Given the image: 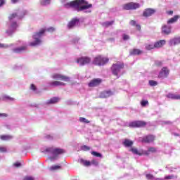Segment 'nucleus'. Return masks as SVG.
<instances>
[{
  "mask_svg": "<svg viewBox=\"0 0 180 180\" xmlns=\"http://www.w3.org/2000/svg\"><path fill=\"white\" fill-rule=\"evenodd\" d=\"M25 15H27V11L23 9L17 10L13 14H11L9 17V22H8V29L6 30L7 34L11 36L16 32V29H18V20H20V19H23Z\"/></svg>",
  "mask_w": 180,
  "mask_h": 180,
  "instance_id": "1",
  "label": "nucleus"
},
{
  "mask_svg": "<svg viewBox=\"0 0 180 180\" xmlns=\"http://www.w3.org/2000/svg\"><path fill=\"white\" fill-rule=\"evenodd\" d=\"M65 8H73L77 12H84L92 8V4H88L85 0H75L65 4Z\"/></svg>",
  "mask_w": 180,
  "mask_h": 180,
  "instance_id": "2",
  "label": "nucleus"
},
{
  "mask_svg": "<svg viewBox=\"0 0 180 180\" xmlns=\"http://www.w3.org/2000/svg\"><path fill=\"white\" fill-rule=\"evenodd\" d=\"M46 32H49L50 33H53V32H56V28L53 27H50L46 29H42L39 32L35 33L33 35L34 41L30 43V46H39V44H41V37Z\"/></svg>",
  "mask_w": 180,
  "mask_h": 180,
  "instance_id": "3",
  "label": "nucleus"
},
{
  "mask_svg": "<svg viewBox=\"0 0 180 180\" xmlns=\"http://www.w3.org/2000/svg\"><path fill=\"white\" fill-rule=\"evenodd\" d=\"M42 153L48 154L51 161H56V160H58V157L60 154H64V150L58 148L49 147L46 148Z\"/></svg>",
  "mask_w": 180,
  "mask_h": 180,
  "instance_id": "4",
  "label": "nucleus"
},
{
  "mask_svg": "<svg viewBox=\"0 0 180 180\" xmlns=\"http://www.w3.org/2000/svg\"><path fill=\"white\" fill-rule=\"evenodd\" d=\"M109 61V58L103 57L102 56H98L94 58L93 60V64L94 65H98L99 67L105 65Z\"/></svg>",
  "mask_w": 180,
  "mask_h": 180,
  "instance_id": "5",
  "label": "nucleus"
},
{
  "mask_svg": "<svg viewBox=\"0 0 180 180\" xmlns=\"http://www.w3.org/2000/svg\"><path fill=\"white\" fill-rule=\"evenodd\" d=\"M123 67H124L123 63L113 64L111 68L112 74L117 77L122 75V70H123Z\"/></svg>",
  "mask_w": 180,
  "mask_h": 180,
  "instance_id": "6",
  "label": "nucleus"
},
{
  "mask_svg": "<svg viewBox=\"0 0 180 180\" xmlns=\"http://www.w3.org/2000/svg\"><path fill=\"white\" fill-rule=\"evenodd\" d=\"M140 4L139 3H129L123 6V9L125 11H132L134 9H139Z\"/></svg>",
  "mask_w": 180,
  "mask_h": 180,
  "instance_id": "7",
  "label": "nucleus"
},
{
  "mask_svg": "<svg viewBox=\"0 0 180 180\" xmlns=\"http://www.w3.org/2000/svg\"><path fill=\"white\" fill-rule=\"evenodd\" d=\"M53 79H56L58 81H65V82H70V77L63 75L61 74L56 73L52 75Z\"/></svg>",
  "mask_w": 180,
  "mask_h": 180,
  "instance_id": "8",
  "label": "nucleus"
},
{
  "mask_svg": "<svg viewBox=\"0 0 180 180\" xmlns=\"http://www.w3.org/2000/svg\"><path fill=\"white\" fill-rule=\"evenodd\" d=\"M169 75V69L167 67H163L159 72V78H167Z\"/></svg>",
  "mask_w": 180,
  "mask_h": 180,
  "instance_id": "9",
  "label": "nucleus"
},
{
  "mask_svg": "<svg viewBox=\"0 0 180 180\" xmlns=\"http://www.w3.org/2000/svg\"><path fill=\"white\" fill-rule=\"evenodd\" d=\"M91 63V58L82 57L77 59V64L80 65H86Z\"/></svg>",
  "mask_w": 180,
  "mask_h": 180,
  "instance_id": "10",
  "label": "nucleus"
},
{
  "mask_svg": "<svg viewBox=\"0 0 180 180\" xmlns=\"http://www.w3.org/2000/svg\"><path fill=\"white\" fill-rule=\"evenodd\" d=\"M129 127H144L146 122L144 121H134L129 124Z\"/></svg>",
  "mask_w": 180,
  "mask_h": 180,
  "instance_id": "11",
  "label": "nucleus"
},
{
  "mask_svg": "<svg viewBox=\"0 0 180 180\" xmlns=\"http://www.w3.org/2000/svg\"><path fill=\"white\" fill-rule=\"evenodd\" d=\"M79 23V20L78 18H73L68 25V29H74L76 27L77 25Z\"/></svg>",
  "mask_w": 180,
  "mask_h": 180,
  "instance_id": "12",
  "label": "nucleus"
},
{
  "mask_svg": "<svg viewBox=\"0 0 180 180\" xmlns=\"http://www.w3.org/2000/svg\"><path fill=\"white\" fill-rule=\"evenodd\" d=\"M101 82L102 80L101 79H94L88 84V86L90 88H94V86H98V85H99Z\"/></svg>",
  "mask_w": 180,
  "mask_h": 180,
  "instance_id": "13",
  "label": "nucleus"
},
{
  "mask_svg": "<svg viewBox=\"0 0 180 180\" xmlns=\"http://www.w3.org/2000/svg\"><path fill=\"white\" fill-rule=\"evenodd\" d=\"M155 139V136L153 135H148L142 138V143H153V141Z\"/></svg>",
  "mask_w": 180,
  "mask_h": 180,
  "instance_id": "14",
  "label": "nucleus"
},
{
  "mask_svg": "<svg viewBox=\"0 0 180 180\" xmlns=\"http://www.w3.org/2000/svg\"><path fill=\"white\" fill-rule=\"evenodd\" d=\"M154 13H155V10L153 8H147L143 11V16L148 18V16H151V15H154Z\"/></svg>",
  "mask_w": 180,
  "mask_h": 180,
  "instance_id": "15",
  "label": "nucleus"
},
{
  "mask_svg": "<svg viewBox=\"0 0 180 180\" xmlns=\"http://www.w3.org/2000/svg\"><path fill=\"white\" fill-rule=\"evenodd\" d=\"M169 46H176V44H180V37H175L169 41Z\"/></svg>",
  "mask_w": 180,
  "mask_h": 180,
  "instance_id": "16",
  "label": "nucleus"
},
{
  "mask_svg": "<svg viewBox=\"0 0 180 180\" xmlns=\"http://www.w3.org/2000/svg\"><path fill=\"white\" fill-rule=\"evenodd\" d=\"M162 32L164 33V34H169L171 33V26L163 25L162 27Z\"/></svg>",
  "mask_w": 180,
  "mask_h": 180,
  "instance_id": "17",
  "label": "nucleus"
},
{
  "mask_svg": "<svg viewBox=\"0 0 180 180\" xmlns=\"http://www.w3.org/2000/svg\"><path fill=\"white\" fill-rule=\"evenodd\" d=\"M166 43H167V41L164 39L158 41L154 43L155 49H160V48L162 47V46H165Z\"/></svg>",
  "mask_w": 180,
  "mask_h": 180,
  "instance_id": "18",
  "label": "nucleus"
},
{
  "mask_svg": "<svg viewBox=\"0 0 180 180\" xmlns=\"http://www.w3.org/2000/svg\"><path fill=\"white\" fill-rule=\"evenodd\" d=\"M167 98H169V99H173V100H180V94L169 93L167 95Z\"/></svg>",
  "mask_w": 180,
  "mask_h": 180,
  "instance_id": "19",
  "label": "nucleus"
},
{
  "mask_svg": "<svg viewBox=\"0 0 180 180\" xmlns=\"http://www.w3.org/2000/svg\"><path fill=\"white\" fill-rule=\"evenodd\" d=\"M157 152V149L154 147H150L148 148L147 150H143V154H145V155H150V154L153 153H156Z\"/></svg>",
  "mask_w": 180,
  "mask_h": 180,
  "instance_id": "20",
  "label": "nucleus"
},
{
  "mask_svg": "<svg viewBox=\"0 0 180 180\" xmlns=\"http://www.w3.org/2000/svg\"><path fill=\"white\" fill-rule=\"evenodd\" d=\"M60 101V98L58 97H53V98H50L47 102L46 103L48 105H51L53 103H57L58 102Z\"/></svg>",
  "mask_w": 180,
  "mask_h": 180,
  "instance_id": "21",
  "label": "nucleus"
},
{
  "mask_svg": "<svg viewBox=\"0 0 180 180\" xmlns=\"http://www.w3.org/2000/svg\"><path fill=\"white\" fill-rule=\"evenodd\" d=\"M180 15H174L173 18H170L168 21H167V24L168 25H171V23H175L178 21V20L179 19Z\"/></svg>",
  "mask_w": 180,
  "mask_h": 180,
  "instance_id": "22",
  "label": "nucleus"
},
{
  "mask_svg": "<svg viewBox=\"0 0 180 180\" xmlns=\"http://www.w3.org/2000/svg\"><path fill=\"white\" fill-rule=\"evenodd\" d=\"M50 84L52 86H64L65 85V83L63 82H58V81H53V82H51L50 83Z\"/></svg>",
  "mask_w": 180,
  "mask_h": 180,
  "instance_id": "23",
  "label": "nucleus"
},
{
  "mask_svg": "<svg viewBox=\"0 0 180 180\" xmlns=\"http://www.w3.org/2000/svg\"><path fill=\"white\" fill-rule=\"evenodd\" d=\"M112 95V91H107L101 92L100 98H109Z\"/></svg>",
  "mask_w": 180,
  "mask_h": 180,
  "instance_id": "24",
  "label": "nucleus"
},
{
  "mask_svg": "<svg viewBox=\"0 0 180 180\" xmlns=\"http://www.w3.org/2000/svg\"><path fill=\"white\" fill-rule=\"evenodd\" d=\"M0 139L4 141H8V140H12L13 139V136H12L11 135H1L0 136Z\"/></svg>",
  "mask_w": 180,
  "mask_h": 180,
  "instance_id": "25",
  "label": "nucleus"
},
{
  "mask_svg": "<svg viewBox=\"0 0 180 180\" xmlns=\"http://www.w3.org/2000/svg\"><path fill=\"white\" fill-rule=\"evenodd\" d=\"M122 144L125 147H131L133 146V141L129 140V139H125L123 142Z\"/></svg>",
  "mask_w": 180,
  "mask_h": 180,
  "instance_id": "26",
  "label": "nucleus"
},
{
  "mask_svg": "<svg viewBox=\"0 0 180 180\" xmlns=\"http://www.w3.org/2000/svg\"><path fill=\"white\" fill-rule=\"evenodd\" d=\"M142 53L143 51H141L140 49H134L131 51H130L131 56H139Z\"/></svg>",
  "mask_w": 180,
  "mask_h": 180,
  "instance_id": "27",
  "label": "nucleus"
},
{
  "mask_svg": "<svg viewBox=\"0 0 180 180\" xmlns=\"http://www.w3.org/2000/svg\"><path fill=\"white\" fill-rule=\"evenodd\" d=\"M26 50V46H21V47H18L15 48L13 49L14 53H22V51H25Z\"/></svg>",
  "mask_w": 180,
  "mask_h": 180,
  "instance_id": "28",
  "label": "nucleus"
},
{
  "mask_svg": "<svg viewBox=\"0 0 180 180\" xmlns=\"http://www.w3.org/2000/svg\"><path fill=\"white\" fill-rule=\"evenodd\" d=\"M178 178V176L171 174L168 176H165L164 179H158V180H168V179H175Z\"/></svg>",
  "mask_w": 180,
  "mask_h": 180,
  "instance_id": "29",
  "label": "nucleus"
},
{
  "mask_svg": "<svg viewBox=\"0 0 180 180\" xmlns=\"http://www.w3.org/2000/svg\"><path fill=\"white\" fill-rule=\"evenodd\" d=\"M40 4L42 6H47L51 4V0H41Z\"/></svg>",
  "mask_w": 180,
  "mask_h": 180,
  "instance_id": "30",
  "label": "nucleus"
},
{
  "mask_svg": "<svg viewBox=\"0 0 180 180\" xmlns=\"http://www.w3.org/2000/svg\"><path fill=\"white\" fill-rule=\"evenodd\" d=\"M113 23H115V21H113V20L107 21V22H103L102 25L103 26V27H109V26H112V25H113Z\"/></svg>",
  "mask_w": 180,
  "mask_h": 180,
  "instance_id": "31",
  "label": "nucleus"
},
{
  "mask_svg": "<svg viewBox=\"0 0 180 180\" xmlns=\"http://www.w3.org/2000/svg\"><path fill=\"white\" fill-rule=\"evenodd\" d=\"M80 162L81 164H82L83 165H84V167H90L91 165V162L88 161V160H80Z\"/></svg>",
  "mask_w": 180,
  "mask_h": 180,
  "instance_id": "32",
  "label": "nucleus"
},
{
  "mask_svg": "<svg viewBox=\"0 0 180 180\" xmlns=\"http://www.w3.org/2000/svg\"><path fill=\"white\" fill-rule=\"evenodd\" d=\"M129 23L131 26H136L137 27L138 30H140V29H141V27H140L139 25H137L136 23V21H134V20H131Z\"/></svg>",
  "mask_w": 180,
  "mask_h": 180,
  "instance_id": "33",
  "label": "nucleus"
},
{
  "mask_svg": "<svg viewBox=\"0 0 180 180\" xmlns=\"http://www.w3.org/2000/svg\"><path fill=\"white\" fill-rule=\"evenodd\" d=\"M44 138L46 139V140H54L56 136L53 134H48L45 135Z\"/></svg>",
  "mask_w": 180,
  "mask_h": 180,
  "instance_id": "34",
  "label": "nucleus"
},
{
  "mask_svg": "<svg viewBox=\"0 0 180 180\" xmlns=\"http://www.w3.org/2000/svg\"><path fill=\"white\" fill-rule=\"evenodd\" d=\"M61 168V166L59 165H53L51 166L49 169L50 171H56V169H60Z\"/></svg>",
  "mask_w": 180,
  "mask_h": 180,
  "instance_id": "35",
  "label": "nucleus"
},
{
  "mask_svg": "<svg viewBox=\"0 0 180 180\" xmlns=\"http://www.w3.org/2000/svg\"><path fill=\"white\" fill-rule=\"evenodd\" d=\"M155 49V45L154 44H148L146 46V50H153Z\"/></svg>",
  "mask_w": 180,
  "mask_h": 180,
  "instance_id": "36",
  "label": "nucleus"
},
{
  "mask_svg": "<svg viewBox=\"0 0 180 180\" xmlns=\"http://www.w3.org/2000/svg\"><path fill=\"white\" fill-rule=\"evenodd\" d=\"M91 154L94 156V157H98L99 158H102V155L96 151H92Z\"/></svg>",
  "mask_w": 180,
  "mask_h": 180,
  "instance_id": "37",
  "label": "nucleus"
},
{
  "mask_svg": "<svg viewBox=\"0 0 180 180\" xmlns=\"http://www.w3.org/2000/svg\"><path fill=\"white\" fill-rule=\"evenodd\" d=\"M81 150H82V151H89V150H91V148L84 145L81 147Z\"/></svg>",
  "mask_w": 180,
  "mask_h": 180,
  "instance_id": "38",
  "label": "nucleus"
},
{
  "mask_svg": "<svg viewBox=\"0 0 180 180\" xmlns=\"http://www.w3.org/2000/svg\"><path fill=\"white\" fill-rule=\"evenodd\" d=\"M146 178L149 180H158V179H155L154 176L150 174H146Z\"/></svg>",
  "mask_w": 180,
  "mask_h": 180,
  "instance_id": "39",
  "label": "nucleus"
},
{
  "mask_svg": "<svg viewBox=\"0 0 180 180\" xmlns=\"http://www.w3.org/2000/svg\"><path fill=\"white\" fill-rule=\"evenodd\" d=\"M160 124H162V126H164L165 124H172V122L169 121H160Z\"/></svg>",
  "mask_w": 180,
  "mask_h": 180,
  "instance_id": "40",
  "label": "nucleus"
},
{
  "mask_svg": "<svg viewBox=\"0 0 180 180\" xmlns=\"http://www.w3.org/2000/svg\"><path fill=\"white\" fill-rule=\"evenodd\" d=\"M129 39H130V37L128 34H122V40H124V41L129 40Z\"/></svg>",
  "mask_w": 180,
  "mask_h": 180,
  "instance_id": "41",
  "label": "nucleus"
},
{
  "mask_svg": "<svg viewBox=\"0 0 180 180\" xmlns=\"http://www.w3.org/2000/svg\"><path fill=\"white\" fill-rule=\"evenodd\" d=\"M149 85H150V86H155L156 85H158V82L154 80H150Z\"/></svg>",
  "mask_w": 180,
  "mask_h": 180,
  "instance_id": "42",
  "label": "nucleus"
},
{
  "mask_svg": "<svg viewBox=\"0 0 180 180\" xmlns=\"http://www.w3.org/2000/svg\"><path fill=\"white\" fill-rule=\"evenodd\" d=\"M141 106H143V107L147 106V105H148V101H147V100H143V101L141 102Z\"/></svg>",
  "mask_w": 180,
  "mask_h": 180,
  "instance_id": "43",
  "label": "nucleus"
},
{
  "mask_svg": "<svg viewBox=\"0 0 180 180\" xmlns=\"http://www.w3.org/2000/svg\"><path fill=\"white\" fill-rule=\"evenodd\" d=\"M79 122L81 123H89V121L88 120H86V118H84V117H80L79 118Z\"/></svg>",
  "mask_w": 180,
  "mask_h": 180,
  "instance_id": "44",
  "label": "nucleus"
},
{
  "mask_svg": "<svg viewBox=\"0 0 180 180\" xmlns=\"http://www.w3.org/2000/svg\"><path fill=\"white\" fill-rule=\"evenodd\" d=\"M131 151L133 153V154H136L137 155H140V153H139V150L137 148H131Z\"/></svg>",
  "mask_w": 180,
  "mask_h": 180,
  "instance_id": "45",
  "label": "nucleus"
},
{
  "mask_svg": "<svg viewBox=\"0 0 180 180\" xmlns=\"http://www.w3.org/2000/svg\"><path fill=\"white\" fill-rule=\"evenodd\" d=\"M8 150L6 147L0 146V153H6Z\"/></svg>",
  "mask_w": 180,
  "mask_h": 180,
  "instance_id": "46",
  "label": "nucleus"
},
{
  "mask_svg": "<svg viewBox=\"0 0 180 180\" xmlns=\"http://www.w3.org/2000/svg\"><path fill=\"white\" fill-rule=\"evenodd\" d=\"M4 98H5V99H7L8 101H15V98H12V97H10L9 96H4Z\"/></svg>",
  "mask_w": 180,
  "mask_h": 180,
  "instance_id": "47",
  "label": "nucleus"
},
{
  "mask_svg": "<svg viewBox=\"0 0 180 180\" xmlns=\"http://www.w3.org/2000/svg\"><path fill=\"white\" fill-rule=\"evenodd\" d=\"M91 165H95L96 167V165H98V161H96V160H93L91 162Z\"/></svg>",
  "mask_w": 180,
  "mask_h": 180,
  "instance_id": "48",
  "label": "nucleus"
},
{
  "mask_svg": "<svg viewBox=\"0 0 180 180\" xmlns=\"http://www.w3.org/2000/svg\"><path fill=\"white\" fill-rule=\"evenodd\" d=\"M8 47V45L4 44H0V49H6Z\"/></svg>",
  "mask_w": 180,
  "mask_h": 180,
  "instance_id": "49",
  "label": "nucleus"
},
{
  "mask_svg": "<svg viewBox=\"0 0 180 180\" xmlns=\"http://www.w3.org/2000/svg\"><path fill=\"white\" fill-rule=\"evenodd\" d=\"M31 89L34 91V92H36L37 91L36 86H34V84H31Z\"/></svg>",
  "mask_w": 180,
  "mask_h": 180,
  "instance_id": "50",
  "label": "nucleus"
},
{
  "mask_svg": "<svg viewBox=\"0 0 180 180\" xmlns=\"http://www.w3.org/2000/svg\"><path fill=\"white\" fill-rule=\"evenodd\" d=\"M23 180H34L32 176H25Z\"/></svg>",
  "mask_w": 180,
  "mask_h": 180,
  "instance_id": "51",
  "label": "nucleus"
},
{
  "mask_svg": "<svg viewBox=\"0 0 180 180\" xmlns=\"http://www.w3.org/2000/svg\"><path fill=\"white\" fill-rule=\"evenodd\" d=\"M155 64H156V65H158L159 67H161V65H162V62H161V61H156Z\"/></svg>",
  "mask_w": 180,
  "mask_h": 180,
  "instance_id": "52",
  "label": "nucleus"
},
{
  "mask_svg": "<svg viewBox=\"0 0 180 180\" xmlns=\"http://www.w3.org/2000/svg\"><path fill=\"white\" fill-rule=\"evenodd\" d=\"M4 4H5V0H0V8H1V6H4Z\"/></svg>",
  "mask_w": 180,
  "mask_h": 180,
  "instance_id": "53",
  "label": "nucleus"
},
{
  "mask_svg": "<svg viewBox=\"0 0 180 180\" xmlns=\"http://www.w3.org/2000/svg\"><path fill=\"white\" fill-rule=\"evenodd\" d=\"M79 38H78V37H76V38H75L74 39H73V43H78V41H79Z\"/></svg>",
  "mask_w": 180,
  "mask_h": 180,
  "instance_id": "54",
  "label": "nucleus"
},
{
  "mask_svg": "<svg viewBox=\"0 0 180 180\" xmlns=\"http://www.w3.org/2000/svg\"><path fill=\"white\" fill-rule=\"evenodd\" d=\"M20 165H21L20 162L14 163V167H16L17 168L20 167Z\"/></svg>",
  "mask_w": 180,
  "mask_h": 180,
  "instance_id": "55",
  "label": "nucleus"
},
{
  "mask_svg": "<svg viewBox=\"0 0 180 180\" xmlns=\"http://www.w3.org/2000/svg\"><path fill=\"white\" fill-rule=\"evenodd\" d=\"M6 116H8V115L5 113H0V117H6Z\"/></svg>",
  "mask_w": 180,
  "mask_h": 180,
  "instance_id": "56",
  "label": "nucleus"
},
{
  "mask_svg": "<svg viewBox=\"0 0 180 180\" xmlns=\"http://www.w3.org/2000/svg\"><path fill=\"white\" fill-rule=\"evenodd\" d=\"M19 0H11L12 4H16Z\"/></svg>",
  "mask_w": 180,
  "mask_h": 180,
  "instance_id": "57",
  "label": "nucleus"
},
{
  "mask_svg": "<svg viewBox=\"0 0 180 180\" xmlns=\"http://www.w3.org/2000/svg\"><path fill=\"white\" fill-rule=\"evenodd\" d=\"M172 13H174V11H168V15H172Z\"/></svg>",
  "mask_w": 180,
  "mask_h": 180,
  "instance_id": "58",
  "label": "nucleus"
},
{
  "mask_svg": "<svg viewBox=\"0 0 180 180\" xmlns=\"http://www.w3.org/2000/svg\"><path fill=\"white\" fill-rule=\"evenodd\" d=\"M172 134H173L174 136H179V134H176V133H172Z\"/></svg>",
  "mask_w": 180,
  "mask_h": 180,
  "instance_id": "59",
  "label": "nucleus"
},
{
  "mask_svg": "<svg viewBox=\"0 0 180 180\" xmlns=\"http://www.w3.org/2000/svg\"><path fill=\"white\" fill-rule=\"evenodd\" d=\"M84 12L89 13H91V11L90 10L84 11Z\"/></svg>",
  "mask_w": 180,
  "mask_h": 180,
  "instance_id": "60",
  "label": "nucleus"
},
{
  "mask_svg": "<svg viewBox=\"0 0 180 180\" xmlns=\"http://www.w3.org/2000/svg\"><path fill=\"white\" fill-rule=\"evenodd\" d=\"M110 41H115V39H113V38L110 39Z\"/></svg>",
  "mask_w": 180,
  "mask_h": 180,
  "instance_id": "61",
  "label": "nucleus"
},
{
  "mask_svg": "<svg viewBox=\"0 0 180 180\" xmlns=\"http://www.w3.org/2000/svg\"><path fill=\"white\" fill-rule=\"evenodd\" d=\"M120 32H122V30H117V34H118V33H120Z\"/></svg>",
  "mask_w": 180,
  "mask_h": 180,
  "instance_id": "62",
  "label": "nucleus"
}]
</instances>
